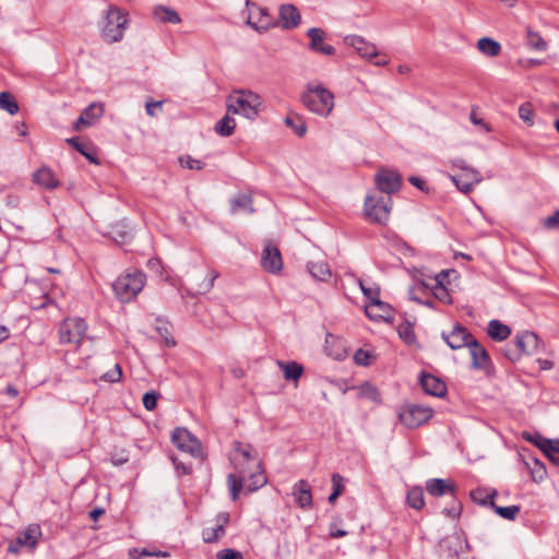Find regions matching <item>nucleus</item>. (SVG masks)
<instances>
[{"label":"nucleus","mask_w":559,"mask_h":559,"mask_svg":"<svg viewBox=\"0 0 559 559\" xmlns=\"http://www.w3.org/2000/svg\"><path fill=\"white\" fill-rule=\"evenodd\" d=\"M300 100L311 112L328 117L334 108V95L322 85L308 84Z\"/></svg>","instance_id":"nucleus-1"},{"label":"nucleus","mask_w":559,"mask_h":559,"mask_svg":"<svg viewBox=\"0 0 559 559\" xmlns=\"http://www.w3.org/2000/svg\"><path fill=\"white\" fill-rule=\"evenodd\" d=\"M262 106L261 97L247 90L234 91L226 99L227 112L242 115L248 119H254Z\"/></svg>","instance_id":"nucleus-2"},{"label":"nucleus","mask_w":559,"mask_h":559,"mask_svg":"<svg viewBox=\"0 0 559 559\" xmlns=\"http://www.w3.org/2000/svg\"><path fill=\"white\" fill-rule=\"evenodd\" d=\"M145 278L142 272L126 273L112 283V289L121 302H128L143 289Z\"/></svg>","instance_id":"nucleus-3"},{"label":"nucleus","mask_w":559,"mask_h":559,"mask_svg":"<svg viewBox=\"0 0 559 559\" xmlns=\"http://www.w3.org/2000/svg\"><path fill=\"white\" fill-rule=\"evenodd\" d=\"M392 209V198L389 195L367 194L364 212L366 217L377 224H385Z\"/></svg>","instance_id":"nucleus-4"},{"label":"nucleus","mask_w":559,"mask_h":559,"mask_svg":"<svg viewBox=\"0 0 559 559\" xmlns=\"http://www.w3.org/2000/svg\"><path fill=\"white\" fill-rule=\"evenodd\" d=\"M451 163L453 167L462 170L460 175H450L451 181L462 193L468 194L475 185H478L483 181L480 173L477 169L468 166L464 159L456 158Z\"/></svg>","instance_id":"nucleus-5"},{"label":"nucleus","mask_w":559,"mask_h":559,"mask_svg":"<svg viewBox=\"0 0 559 559\" xmlns=\"http://www.w3.org/2000/svg\"><path fill=\"white\" fill-rule=\"evenodd\" d=\"M87 325L81 318H68L59 328L61 344H74L78 348L86 336Z\"/></svg>","instance_id":"nucleus-6"},{"label":"nucleus","mask_w":559,"mask_h":559,"mask_svg":"<svg viewBox=\"0 0 559 559\" xmlns=\"http://www.w3.org/2000/svg\"><path fill=\"white\" fill-rule=\"evenodd\" d=\"M346 45L353 47L359 56L368 59L376 66H386L389 58L378 52L374 44L367 41L358 35H348L344 38Z\"/></svg>","instance_id":"nucleus-7"},{"label":"nucleus","mask_w":559,"mask_h":559,"mask_svg":"<svg viewBox=\"0 0 559 559\" xmlns=\"http://www.w3.org/2000/svg\"><path fill=\"white\" fill-rule=\"evenodd\" d=\"M127 24V17L116 7H109L106 15V24L103 28V36L108 43L119 41Z\"/></svg>","instance_id":"nucleus-8"},{"label":"nucleus","mask_w":559,"mask_h":559,"mask_svg":"<svg viewBox=\"0 0 559 559\" xmlns=\"http://www.w3.org/2000/svg\"><path fill=\"white\" fill-rule=\"evenodd\" d=\"M243 14L246 15V24L257 32H265L274 25L273 19L267 10L250 0L246 1V11H243Z\"/></svg>","instance_id":"nucleus-9"},{"label":"nucleus","mask_w":559,"mask_h":559,"mask_svg":"<svg viewBox=\"0 0 559 559\" xmlns=\"http://www.w3.org/2000/svg\"><path fill=\"white\" fill-rule=\"evenodd\" d=\"M171 441L178 450L189 453L192 457L202 455L201 442L186 428H176L173 431Z\"/></svg>","instance_id":"nucleus-10"},{"label":"nucleus","mask_w":559,"mask_h":559,"mask_svg":"<svg viewBox=\"0 0 559 559\" xmlns=\"http://www.w3.org/2000/svg\"><path fill=\"white\" fill-rule=\"evenodd\" d=\"M431 416V408L416 404L403 407L399 414L401 423L407 428H416L427 423Z\"/></svg>","instance_id":"nucleus-11"},{"label":"nucleus","mask_w":559,"mask_h":559,"mask_svg":"<svg viewBox=\"0 0 559 559\" xmlns=\"http://www.w3.org/2000/svg\"><path fill=\"white\" fill-rule=\"evenodd\" d=\"M376 188L379 192L391 197L402 186V177L394 169L380 168L374 176Z\"/></svg>","instance_id":"nucleus-12"},{"label":"nucleus","mask_w":559,"mask_h":559,"mask_svg":"<svg viewBox=\"0 0 559 559\" xmlns=\"http://www.w3.org/2000/svg\"><path fill=\"white\" fill-rule=\"evenodd\" d=\"M261 266L271 274H280L283 270V259L276 246L266 243L261 254Z\"/></svg>","instance_id":"nucleus-13"},{"label":"nucleus","mask_w":559,"mask_h":559,"mask_svg":"<svg viewBox=\"0 0 559 559\" xmlns=\"http://www.w3.org/2000/svg\"><path fill=\"white\" fill-rule=\"evenodd\" d=\"M442 338L451 349H461L468 347L469 343L475 338L466 328L457 324L450 333L442 332Z\"/></svg>","instance_id":"nucleus-14"},{"label":"nucleus","mask_w":559,"mask_h":559,"mask_svg":"<svg viewBox=\"0 0 559 559\" xmlns=\"http://www.w3.org/2000/svg\"><path fill=\"white\" fill-rule=\"evenodd\" d=\"M526 440L538 447L554 465L559 466V440L545 439L539 435L527 436Z\"/></svg>","instance_id":"nucleus-15"},{"label":"nucleus","mask_w":559,"mask_h":559,"mask_svg":"<svg viewBox=\"0 0 559 559\" xmlns=\"http://www.w3.org/2000/svg\"><path fill=\"white\" fill-rule=\"evenodd\" d=\"M307 36L310 38L309 48L318 53L333 56L335 48L324 43L325 32L322 28L312 27L308 29Z\"/></svg>","instance_id":"nucleus-16"},{"label":"nucleus","mask_w":559,"mask_h":559,"mask_svg":"<svg viewBox=\"0 0 559 559\" xmlns=\"http://www.w3.org/2000/svg\"><path fill=\"white\" fill-rule=\"evenodd\" d=\"M231 464L238 474H247L249 468H241V461L257 464V457L251 453V447L247 444L242 445L241 442H235V450L230 457Z\"/></svg>","instance_id":"nucleus-17"},{"label":"nucleus","mask_w":559,"mask_h":559,"mask_svg":"<svg viewBox=\"0 0 559 559\" xmlns=\"http://www.w3.org/2000/svg\"><path fill=\"white\" fill-rule=\"evenodd\" d=\"M468 349L472 357V367L474 369H487L490 367L491 359L489 354L486 348L476 341V338L469 343Z\"/></svg>","instance_id":"nucleus-18"},{"label":"nucleus","mask_w":559,"mask_h":559,"mask_svg":"<svg viewBox=\"0 0 559 559\" xmlns=\"http://www.w3.org/2000/svg\"><path fill=\"white\" fill-rule=\"evenodd\" d=\"M104 114L103 105L93 103L83 110L81 116L74 123V130L81 131L82 127H90L94 124Z\"/></svg>","instance_id":"nucleus-19"},{"label":"nucleus","mask_w":559,"mask_h":559,"mask_svg":"<svg viewBox=\"0 0 559 559\" xmlns=\"http://www.w3.org/2000/svg\"><path fill=\"white\" fill-rule=\"evenodd\" d=\"M365 312L371 320L376 321H390L393 319V309L389 304L381 301L380 298L374 302H369L365 307Z\"/></svg>","instance_id":"nucleus-20"},{"label":"nucleus","mask_w":559,"mask_h":559,"mask_svg":"<svg viewBox=\"0 0 559 559\" xmlns=\"http://www.w3.org/2000/svg\"><path fill=\"white\" fill-rule=\"evenodd\" d=\"M539 343V337L535 333L528 331L518 334L514 340V346L519 352H521V354L536 353L538 350Z\"/></svg>","instance_id":"nucleus-21"},{"label":"nucleus","mask_w":559,"mask_h":559,"mask_svg":"<svg viewBox=\"0 0 559 559\" xmlns=\"http://www.w3.org/2000/svg\"><path fill=\"white\" fill-rule=\"evenodd\" d=\"M278 17L283 28H296L301 21L300 13L294 4H282L278 9Z\"/></svg>","instance_id":"nucleus-22"},{"label":"nucleus","mask_w":559,"mask_h":559,"mask_svg":"<svg viewBox=\"0 0 559 559\" xmlns=\"http://www.w3.org/2000/svg\"><path fill=\"white\" fill-rule=\"evenodd\" d=\"M420 384L429 395L442 397L447 393L445 383L430 373H421Z\"/></svg>","instance_id":"nucleus-23"},{"label":"nucleus","mask_w":559,"mask_h":559,"mask_svg":"<svg viewBox=\"0 0 559 559\" xmlns=\"http://www.w3.org/2000/svg\"><path fill=\"white\" fill-rule=\"evenodd\" d=\"M293 495L295 497L296 503L301 509H309L312 507V495H311V486L305 480L300 479L294 485Z\"/></svg>","instance_id":"nucleus-24"},{"label":"nucleus","mask_w":559,"mask_h":559,"mask_svg":"<svg viewBox=\"0 0 559 559\" xmlns=\"http://www.w3.org/2000/svg\"><path fill=\"white\" fill-rule=\"evenodd\" d=\"M426 489L433 497H441L447 493L454 496L456 485L451 479L433 478L427 481Z\"/></svg>","instance_id":"nucleus-25"},{"label":"nucleus","mask_w":559,"mask_h":559,"mask_svg":"<svg viewBox=\"0 0 559 559\" xmlns=\"http://www.w3.org/2000/svg\"><path fill=\"white\" fill-rule=\"evenodd\" d=\"M33 180L36 185H39L46 189H56L60 182L56 178L55 173L47 166L40 167L33 174Z\"/></svg>","instance_id":"nucleus-26"},{"label":"nucleus","mask_w":559,"mask_h":559,"mask_svg":"<svg viewBox=\"0 0 559 559\" xmlns=\"http://www.w3.org/2000/svg\"><path fill=\"white\" fill-rule=\"evenodd\" d=\"M41 536V530L37 524L28 525L23 532H21L16 538L19 546H26L28 548H35L38 538Z\"/></svg>","instance_id":"nucleus-27"},{"label":"nucleus","mask_w":559,"mask_h":559,"mask_svg":"<svg viewBox=\"0 0 559 559\" xmlns=\"http://www.w3.org/2000/svg\"><path fill=\"white\" fill-rule=\"evenodd\" d=\"M255 469L257 471L249 468V472L247 473V479L245 481L246 483L245 487H246L247 491H249V492H253V491L258 490L259 488L263 487L267 481L266 476L264 475V473L261 468L260 462H257Z\"/></svg>","instance_id":"nucleus-28"},{"label":"nucleus","mask_w":559,"mask_h":559,"mask_svg":"<svg viewBox=\"0 0 559 559\" xmlns=\"http://www.w3.org/2000/svg\"><path fill=\"white\" fill-rule=\"evenodd\" d=\"M153 16L160 23L179 24L181 22L179 14L171 8L165 5L154 7Z\"/></svg>","instance_id":"nucleus-29"},{"label":"nucleus","mask_w":559,"mask_h":559,"mask_svg":"<svg viewBox=\"0 0 559 559\" xmlns=\"http://www.w3.org/2000/svg\"><path fill=\"white\" fill-rule=\"evenodd\" d=\"M511 334V329L499 320H491L488 323V335L495 341H504Z\"/></svg>","instance_id":"nucleus-30"},{"label":"nucleus","mask_w":559,"mask_h":559,"mask_svg":"<svg viewBox=\"0 0 559 559\" xmlns=\"http://www.w3.org/2000/svg\"><path fill=\"white\" fill-rule=\"evenodd\" d=\"M277 366L282 369L284 378L288 381H297L304 372L302 366L296 361L278 360Z\"/></svg>","instance_id":"nucleus-31"},{"label":"nucleus","mask_w":559,"mask_h":559,"mask_svg":"<svg viewBox=\"0 0 559 559\" xmlns=\"http://www.w3.org/2000/svg\"><path fill=\"white\" fill-rule=\"evenodd\" d=\"M477 48L487 57H497L501 52V45L490 37H483L478 39Z\"/></svg>","instance_id":"nucleus-32"},{"label":"nucleus","mask_w":559,"mask_h":559,"mask_svg":"<svg viewBox=\"0 0 559 559\" xmlns=\"http://www.w3.org/2000/svg\"><path fill=\"white\" fill-rule=\"evenodd\" d=\"M308 271L313 278L325 282L331 277V270L326 262H309Z\"/></svg>","instance_id":"nucleus-33"},{"label":"nucleus","mask_w":559,"mask_h":559,"mask_svg":"<svg viewBox=\"0 0 559 559\" xmlns=\"http://www.w3.org/2000/svg\"><path fill=\"white\" fill-rule=\"evenodd\" d=\"M246 479H247V474L230 473L227 476L228 488H229L230 497H231L233 501H236L238 499L239 492L241 491Z\"/></svg>","instance_id":"nucleus-34"},{"label":"nucleus","mask_w":559,"mask_h":559,"mask_svg":"<svg viewBox=\"0 0 559 559\" xmlns=\"http://www.w3.org/2000/svg\"><path fill=\"white\" fill-rule=\"evenodd\" d=\"M231 211L234 213L238 211L253 213L254 210L252 209V197L247 193L235 195L231 200Z\"/></svg>","instance_id":"nucleus-35"},{"label":"nucleus","mask_w":559,"mask_h":559,"mask_svg":"<svg viewBox=\"0 0 559 559\" xmlns=\"http://www.w3.org/2000/svg\"><path fill=\"white\" fill-rule=\"evenodd\" d=\"M447 275L445 271H442L439 275L436 276V285L432 288L433 296L443 304L450 305L452 304V298L448 292V289L442 285L441 277Z\"/></svg>","instance_id":"nucleus-36"},{"label":"nucleus","mask_w":559,"mask_h":559,"mask_svg":"<svg viewBox=\"0 0 559 559\" xmlns=\"http://www.w3.org/2000/svg\"><path fill=\"white\" fill-rule=\"evenodd\" d=\"M236 128V121L229 115H225L221 120H218L215 124V132L222 136H229L233 134Z\"/></svg>","instance_id":"nucleus-37"},{"label":"nucleus","mask_w":559,"mask_h":559,"mask_svg":"<svg viewBox=\"0 0 559 559\" xmlns=\"http://www.w3.org/2000/svg\"><path fill=\"white\" fill-rule=\"evenodd\" d=\"M284 122L287 127L292 128L299 138L304 136L307 132L306 122L298 115H287Z\"/></svg>","instance_id":"nucleus-38"},{"label":"nucleus","mask_w":559,"mask_h":559,"mask_svg":"<svg viewBox=\"0 0 559 559\" xmlns=\"http://www.w3.org/2000/svg\"><path fill=\"white\" fill-rule=\"evenodd\" d=\"M525 464L528 467L534 481H542L546 478L547 471L543 462L537 459H532V463L525 462Z\"/></svg>","instance_id":"nucleus-39"},{"label":"nucleus","mask_w":559,"mask_h":559,"mask_svg":"<svg viewBox=\"0 0 559 559\" xmlns=\"http://www.w3.org/2000/svg\"><path fill=\"white\" fill-rule=\"evenodd\" d=\"M67 142L73 145L75 150L80 152L83 156H85L91 163L99 165V160L96 154L92 152L88 145L79 142L78 138L68 139Z\"/></svg>","instance_id":"nucleus-40"},{"label":"nucleus","mask_w":559,"mask_h":559,"mask_svg":"<svg viewBox=\"0 0 559 559\" xmlns=\"http://www.w3.org/2000/svg\"><path fill=\"white\" fill-rule=\"evenodd\" d=\"M0 109L8 111L10 115H15L19 111V104L11 93H0Z\"/></svg>","instance_id":"nucleus-41"},{"label":"nucleus","mask_w":559,"mask_h":559,"mask_svg":"<svg viewBox=\"0 0 559 559\" xmlns=\"http://www.w3.org/2000/svg\"><path fill=\"white\" fill-rule=\"evenodd\" d=\"M225 535V528L222 524H215L214 527H207L203 531V540L207 544L216 543Z\"/></svg>","instance_id":"nucleus-42"},{"label":"nucleus","mask_w":559,"mask_h":559,"mask_svg":"<svg viewBox=\"0 0 559 559\" xmlns=\"http://www.w3.org/2000/svg\"><path fill=\"white\" fill-rule=\"evenodd\" d=\"M496 495V490H492L491 492H486V490L479 488L471 491L472 500L480 506H490V501H493Z\"/></svg>","instance_id":"nucleus-43"},{"label":"nucleus","mask_w":559,"mask_h":559,"mask_svg":"<svg viewBox=\"0 0 559 559\" xmlns=\"http://www.w3.org/2000/svg\"><path fill=\"white\" fill-rule=\"evenodd\" d=\"M490 507L495 510V512L498 515L511 521L514 520L521 511V508L519 506L498 507L495 504L493 501H490Z\"/></svg>","instance_id":"nucleus-44"},{"label":"nucleus","mask_w":559,"mask_h":559,"mask_svg":"<svg viewBox=\"0 0 559 559\" xmlns=\"http://www.w3.org/2000/svg\"><path fill=\"white\" fill-rule=\"evenodd\" d=\"M407 503L414 509H421L424 507V491L421 488H413L407 492Z\"/></svg>","instance_id":"nucleus-45"},{"label":"nucleus","mask_w":559,"mask_h":559,"mask_svg":"<svg viewBox=\"0 0 559 559\" xmlns=\"http://www.w3.org/2000/svg\"><path fill=\"white\" fill-rule=\"evenodd\" d=\"M397 332L400 337L406 343V344H413L416 342V335L414 332V329L411 323L405 322L399 325Z\"/></svg>","instance_id":"nucleus-46"},{"label":"nucleus","mask_w":559,"mask_h":559,"mask_svg":"<svg viewBox=\"0 0 559 559\" xmlns=\"http://www.w3.org/2000/svg\"><path fill=\"white\" fill-rule=\"evenodd\" d=\"M156 331L169 347L176 346V341L171 336V332L167 323L157 320Z\"/></svg>","instance_id":"nucleus-47"},{"label":"nucleus","mask_w":559,"mask_h":559,"mask_svg":"<svg viewBox=\"0 0 559 559\" xmlns=\"http://www.w3.org/2000/svg\"><path fill=\"white\" fill-rule=\"evenodd\" d=\"M527 45L539 51H543L547 48V44L542 38V36L533 31H528L527 33Z\"/></svg>","instance_id":"nucleus-48"},{"label":"nucleus","mask_w":559,"mask_h":559,"mask_svg":"<svg viewBox=\"0 0 559 559\" xmlns=\"http://www.w3.org/2000/svg\"><path fill=\"white\" fill-rule=\"evenodd\" d=\"M519 116L527 126H533L534 124V120H533L534 109H533L532 104L531 103L522 104L519 108Z\"/></svg>","instance_id":"nucleus-49"},{"label":"nucleus","mask_w":559,"mask_h":559,"mask_svg":"<svg viewBox=\"0 0 559 559\" xmlns=\"http://www.w3.org/2000/svg\"><path fill=\"white\" fill-rule=\"evenodd\" d=\"M362 294L369 299V302H374L380 297V289L378 287H366L361 280L358 281Z\"/></svg>","instance_id":"nucleus-50"},{"label":"nucleus","mask_w":559,"mask_h":559,"mask_svg":"<svg viewBox=\"0 0 559 559\" xmlns=\"http://www.w3.org/2000/svg\"><path fill=\"white\" fill-rule=\"evenodd\" d=\"M179 162H180L182 167H186L188 169L201 170L203 168V166H204V164L202 162H200L199 159H194V158H192L189 155L181 156L179 158Z\"/></svg>","instance_id":"nucleus-51"},{"label":"nucleus","mask_w":559,"mask_h":559,"mask_svg":"<svg viewBox=\"0 0 559 559\" xmlns=\"http://www.w3.org/2000/svg\"><path fill=\"white\" fill-rule=\"evenodd\" d=\"M157 400H158V393L155 392V391H150V392H146L143 395V400L142 401H143L144 407L147 411H153V409L156 408Z\"/></svg>","instance_id":"nucleus-52"},{"label":"nucleus","mask_w":559,"mask_h":559,"mask_svg":"<svg viewBox=\"0 0 559 559\" xmlns=\"http://www.w3.org/2000/svg\"><path fill=\"white\" fill-rule=\"evenodd\" d=\"M122 377V370L119 365H116L115 368L105 374H103L102 379L108 382H118Z\"/></svg>","instance_id":"nucleus-53"},{"label":"nucleus","mask_w":559,"mask_h":559,"mask_svg":"<svg viewBox=\"0 0 559 559\" xmlns=\"http://www.w3.org/2000/svg\"><path fill=\"white\" fill-rule=\"evenodd\" d=\"M354 360L357 365L368 366L370 364V353L360 348L354 354Z\"/></svg>","instance_id":"nucleus-54"},{"label":"nucleus","mask_w":559,"mask_h":559,"mask_svg":"<svg viewBox=\"0 0 559 559\" xmlns=\"http://www.w3.org/2000/svg\"><path fill=\"white\" fill-rule=\"evenodd\" d=\"M217 559H243L241 552L226 548L217 552Z\"/></svg>","instance_id":"nucleus-55"},{"label":"nucleus","mask_w":559,"mask_h":559,"mask_svg":"<svg viewBox=\"0 0 559 559\" xmlns=\"http://www.w3.org/2000/svg\"><path fill=\"white\" fill-rule=\"evenodd\" d=\"M360 391L362 395L373 401H377L380 395L378 390L368 383L364 384Z\"/></svg>","instance_id":"nucleus-56"},{"label":"nucleus","mask_w":559,"mask_h":559,"mask_svg":"<svg viewBox=\"0 0 559 559\" xmlns=\"http://www.w3.org/2000/svg\"><path fill=\"white\" fill-rule=\"evenodd\" d=\"M332 484H333V492L336 495H342L344 491L343 477L340 474L332 475Z\"/></svg>","instance_id":"nucleus-57"},{"label":"nucleus","mask_w":559,"mask_h":559,"mask_svg":"<svg viewBox=\"0 0 559 559\" xmlns=\"http://www.w3.org/2000/svg\"><path fill=\"white\" fill-rule=\"evenodd\" d=\"M469 120L473 124L480 126L486 132L491 131V128L481 118L477 117L475 108H473L471 111Z\"/></svg>","instance_id":"nucleus-58"},{"label":"nucleus","mask_w":559,"mask_h":559,"mask_svg":"<svg viewBox=\"0 0 559 559\" xmlns=\"http://www.w3.org/2000/svg\"><path fill=\"white\" fill-rule=\"evenodd\" d=\"M544 226L549 229L559 227V210L544 221Z\"/></svg>","instance_id":"nucleus-59"},{"label":"nucleus","mask_w":559,"mask_h":559,"mask_svg":"<svg viewBox=\"0 0 559 559\" xmlns=\"http://www.w3.org/2000/svg\"><path fill=\"white\" fill-rule=\"evenodd\" d=\"M408 181L415 186L416 188H418L419 190L428 193L429 192V188L427 187V183L424 179L419 178V177H416V176H412L408 178Z\"/></svg>","instance_id":"nucleus-60"},{"label":"nucleus","mask_w":559,"mask_h":559,"mask_svg":"<svg viewBox=\"0 0 559 559\" xmlns=\"http://www.w3.org/2000/svg\"><path fill=\"white\" fill-rule=\"evenodd\" d=\"M504 356L511 361H516L520 359L521 352L513 344L504 349Z\"/></svg>","instance_id":"nucleus-61"},{"label":"nucleus","mask_w":559,"mask_h":559,"mask_svg":"<svg viewBox=\"0 0 559 559\" xmlns=\"http://www.w3.org/2000/svg\"><path fill=\"white\" fill-rule=\"evenodd\" d=\"M461 510H462L461 503L455 502L452 507L444 508L443 513H445L448 516H451V518H457L461 513Z\"/></svg>","instance_id":"nucleus-62"},{"label":"nucleus","mask_w":559,"mask_h":559,"mask_svg":"<svg viewBox=\"0 0 559 559\" xmlns=\"http://www.w3.org/2000/svg\"><path fill=\"white\" fill-rule=\"evenodd\" d=\"M163 102H147L145 105V109L148 116L154 117V108L162 107Z\"/></svg>","instance_id":"nucleus-63"},{"label":"nucleus","mask_w":559,"mask_h":559,"mask_svg":"<svg viewBox=\"0 0 559 559\" xmlns=\"http://www.w3.org/2000/svg\"><path fill=\"white\" fill-rule=\"evenodd\" d=\"M347 535V532L344 530L336 528L334 524L330 526V536L332 538H340Z\"/></svg>","instance_id":"nucleus-64"}]
</instances>
